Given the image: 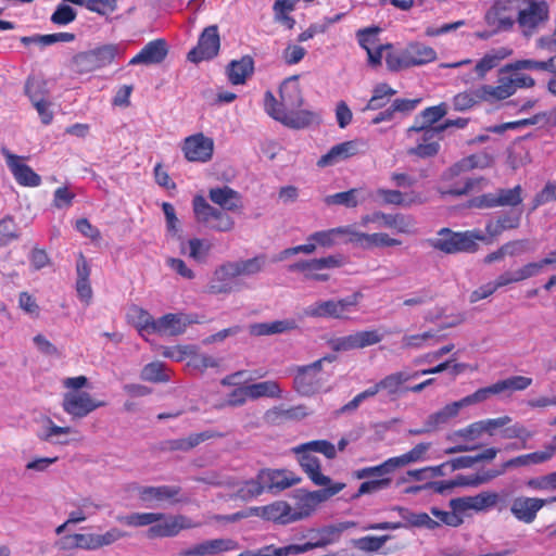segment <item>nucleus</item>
I'll use <instances>...</instances> for the list:
<instances>
[{"label":"nucleus","mask_w":556,"mask_h":556,"mask_svg":"<svg viewBox=\"0 0 556 556\" xmlns=\"http://www.w3.org/2000/svg\"><path fill=\"white\" fill-rule=\"evenodd\" d=\"M264 265L265 261L260 256L224 264L215 270L210 290L213 293L230 292L232 287L228 280L239 276L256 275L262 271Z\"/></svg>","instance_id":"1"},{"label":"nucleus","mask_w":556,"mask_h":556,"mask_svg":"<svg viewBox=\"0 0 556 556\" xmlns=\"http://www.w3.org/2000/svg\"><path fill=\"white\" fill-rule=\"evenodd\" d=\"M363 293L353 292L341 299L319 300L303 309V316L308 318L348 319L349 315L356 311Z\"/></svg>","instance_id":"2"},{"label":"nucleus","mask_w":556,"mask_h":556,"mask_svg":"<svg viewBox=\"0 0 556 556\" xmlns=\"http://www.w3.org/2000/svg\"><path fill=\"white\" fill-rule=\"evenodd\" d=\"M437 52L430 46L421 42H410L404 49L386 55V63L390 71L399 72L413 66H421L433 62Z\"/></svg>","instance_id":"3"},{"label":"nucleus","mask_w":556,"mask_h":556,"mask_svg":"<svg viewBox=\"0 0 556 556\" xmlns=\"http://www.w3.org/2000/svg\"><path fill=\"white\" fill-rule=\"evenodd\" d=\"M277 99L271 91H266L264 96V109L266 113L274 119L280 122L287 127L300 129L314 124H318L320 115L316 111L309 109L286 111L277 108Z\"/></svg>","instance_id":"4"},{"label":"nucleus","mask_w":556,"mask_h":556,"mask_svg":"<svg viewBox=\"0 0 556 556\" xmlns=\"http://www.w3.org/2000/svg\"><path fill=\"white\" fill-rule=\"evenodd\" d=\"M333 359V356H325L312 364L298 366L293 376L294 390L303 396H312L320 392L327 381L323 374V365Z\"/></svg>","instance_id":"5"},{"label":"nucleus","mask_w":556,"mask_h":556,"mask_svg":"<svg viewBox=\"0 0 556 556\" xmlns=\"http://www.w3.org/2000/svg\"><path fill=\"white\" fill-rule=\"evenodd\" d=\"M345 486L344 482L337 481L334 484L326 485L320 490L301 491L295 506L292 507L293 519L299 521L308 518L323 503L340 493Z\"/></svg>","instance_id":"6"},{"label":"nucleus","mask_w":556,"mask_h":556,"mask_svg":"<svg viewBox=\"0 0 556 556\" xmlns=\"http://www.w3.org/2000/svg\"><path fill=\"white\" fill-rule=\"evenodd\" d=\"M343 265L340 255H327L318 258L302 260L289 266L290 271L299 273L305 280L326 282L330 279L329 270Z\"/></svg>","instance_id":"7"},{"label":"nucleus","mask_w":556,"mask_h":556,"mask_svg":"<svg viewBox=\"0 0 556 556\" xmlns=\"http://www.w3.org/2000/svg\"><path fill=\"white\" fill-rule=\"evenodd\" d=\"M480 425L483 434L489 437L501 434L504 439H518L523 443L522 447H526V443L532 438L531 431L519 422L513 424V419L507 415L482 419Z\"/></svg>","instance_id":"8"},{"label":"nucleus","mask_w":556,"mask_h":556,"mask_svg":"<svg viewBox=\"0 0 556 556\" xmlns=\"http://www.w3.org/2000/svg\"><path fill=\"white\" fill-rule=\"evenodd\" d=\"M119 53L117 45H104L96 49L78 53L73 64L76 72L87 74L110 65Z\"/></svg>","instance_id":"9"},{"label":"nucleus","mask_w":556,"mask_h":556,"mask_svg":"<svg viewBox=\"0 0 556 556\" xmlns=\"http://www.w3.org/2000/svg\"><path fill=\"white\" fill-rule=\"evenodd\" d=\"M157 519L147 530L149 539L176 536L180 531L198 527L190 518L184 515H165L155 513Z\"/></svg>","instance_id":"10"},{"label":"nucleus","mask_w":556,"mask_h":556,"mask_svg":"<svg viewBox=\"0 0 556 556\" xmlns=\"http://www.w3.org/2000/svg\"><path fill=\"white\" fill-rule=\"evenodd\" d=\"M378 224V227L394 229L397 233H415L416 223L412 216L404 214H387L380 211L366 214L361 218V226L367 227L369 224Z\"/></svg>","instance_id":"11"},{"label":"nucleus","mask_w":556,"mask_h":556,"mask_svg":"<svg viewBox=\"0 0 556 556\" xmlns=\"http://www.w3.org/2000/svg\"><path fill=\"white\" fill-rule=\"evenodd\" d=\"M214 140L203 132L190 135L181 142L185 159L192 163H207L213 159Z\"/></svg>","instance_id":"12"},{"label":"nucleus","mask_w":556,"mask_h":556,"mask_svg":"<svg viewBox=\"0 0 556 556\" xmlns=\"http://www.w3.org/2000/svg\"><path fill=\"white\" fill-rule=\"evenodd\" d=\"M104 402L96 400L86 391L66 392L63 395L62 408L72 418H84L103 407Z\"/></svg>","instance_id":"13"},{"label":"nucleus","mask_w":556,"mask_h":556,"mask_svg":"<svg viewBox=\"0 0 556 556\" xmlns=\"http://www.w3.org/2000/svg\"><path fill=\"white\" fill-rule=\"evenodd\" d=\"M501 502L498 493L493 491H483L471 496H462L452 498L448 503L450 507L459 510L460 515L473 510L476 513L493 509Z\"/></svg>","instance_id":"14"},{"label":"nucleus","mask_w":556,"mask_h":556,"mask_svg":"<svg viewBox=\"0 0 556 556\" xmlns=\"http://www.w3.org/2000/svg\"><path fill=\"white\" fill-rule=\"evenodd\" d=\"M485 23L495 31L510 29L516 22L515 0H498L488 10Z\"/></svg>","instance_id":"15"},{"label":"nucleus","mask_w":556,"mask_h":556,"mask_svg":"<svg viewBox=\"0 0 556 556\" xmlns=\"http://www.w3.org/2000/svg\"><path fill=\"white\" fill-rule=\"evenodd\" d=\"M556 502V495L549 498L517 496L510 505L511 515L520 522L532 523L538 513L547 504Z\"/></svg>","instance_id":"16"},{"label":"nucleus","mask_w":556,"mask_h":556,"mask_svg":"<svg viewBox=\"0 0 556 556\" xmlns=\"http://www.w3.org/2000/svg\"><path fill=\"white\" fill-rule=\"evenodd\" d=\"M220 38L217 26H208L202 31L197 47L188 53V60L192 63H200L215 58L219 51Z\"/></svg>","instance_id":"17"},{"label":"nucleus","mask_w":556,"mask_h":556,"mask_svg":"<svg viewBox=\"0 0 556 556\" xmlns=\"http://www.w3.org/2000/svg\"><path fill=\"white\" fill-rule=\"evenodd\" d=\"M366 143L361 139H353L333 146L318 161L317 166L325 168L334 166L365 151Z\"/></svg>","instance_id":"18"},{"label":"nucleus","mask_w":556,"mask_h":556,"mask_svg":"<svg viewBox=\"0 0 556 556\" xmlns=\"http://www.w3.org/2000/svg\"><path fill=\"white\" fill-rule=\"evenodd\" d=\"M511 53L513 51L505 47L488 51L475 63L472 73L464 75L462 80L466 84H469L475 79H484L492 70L497 67L500 63L508 58Z\"/></svg>","instance_id":"19"},{"label":"nucleus","mask_w":556,"mask_h":556,"mask_svg":"<svg viewBox=\"0 0 556 556\" xmlns=\"http://www.w3.org/2000/svg\"><path fill=\"white\" fill-rule=\"evenodd\" d=\"M549 9L545 1L530 0L526 8L517 13V22L523 34H531L539 25L548 20Z\"/></svg>","instance_id":"20"},{"label":"nucleus","mask_w":556,"mask_h":556,"mask_svg":"<svg viewBox=\"0 0 556 556\" xmlns=\"http://www.w3.org/2000/svg\"><path fill=\"white\" fill-rule=\"evenodd\" d=\"M2 154L18 185L24 187H38L41 184V177L24 162L23 157L11 153L7 149H2Z\"/></svg>","instance_id":"21"},{"label":"nucleus","mask_w":556,"mask_h":556,"mask_svg":"<svg viewBox=\"0 0 556 556\" xmlns=\"http://www.w3.org/2000/svg\"><path fill=\"white\" fill-rule=\"evenodd\" d=\"M250 513L263 520L279 525L295 522L293 519L292 506L285 501H276L265 506L250 507Z\"/></svg>","instance_id":"22"},{"label":"nucleus","mask_w":556,"mask_h":556,"mask_svg":"<svg viewBox=\"0 0 556 556\" xmlns=\"http://www.w3.org/2000/svg\"><path fill=\"white\" fill-rule=\"evenodd\" d=\"M293 453L296 454L300 466L315 485L326 486L334 484L328 476L321 472L319 459L312 455L309 450L304 448L301 452Z\"/></svg>","instance_id":"23"},{"label":"nucleus","mask_w":556,"mask_h":556,"mask_svg":"<svg viewBox=\"0 0 556 556\" xmlns=\"http://www.w3.org/2000/svg\"><path fill=\"white\" fill-rule=\"evenodd\" d=\"M511 85L507 81V76L502 74L495 85H481L476 88V97L481 102L495 103L511 97Z\"/></svg>","instance_id":"24"},{"label":"nucleus","mask_w":556,"mask_h":556,"mask_svg":"<svg viewBox=\"0 0 556 556\" xmlns=\"http://www.w3.org/2000/svg\"><path fill=\"white\" fill-rule=\"evenodd\" d=\"M261 481L268 490H285L298 484L301 478L288 469H263Z\"/></svg>","instance_id":"25"},{"label":"nucleus","mask_w":556,"mask_h":556,"mask_svg":"<svg viewBox=\"0 0 556 556\" xmlns=\"http://www.w3.org/2000/svg\"><path fill=\"white\" fill-rule=\"evenodd\" d=\"M432 444L430 442H421L416 444L408 452L389 458V463L392 469V472L395 470L406 467L410 464L422 463L430 460V450Z\"/></svg>","instance_id":"26"},{"label":"nucleus","mask_w":556,"mask_h":556,"mask_svg":"<svg viewBox=\"0 0 556 556\" xmlns=\"http://www.w3.org/2000/svg\"><path fill=\"white\" fill-rule=\"evenodd\" d=\"M494 163V159L491 154L486 152H480L477 154L469 155L464 157L458 163L454 164L452 167L447 169L445 173V177L452 179L465 172L480 168L484 169L491 167Z\"/></svg>","instance_id":"27"},{"label":"nucleus","mask_w":556,"mask_h":556,"mask_svg":"<svg viewBox=\"0 0 556 556\" xmlns=\"http://www.w3.org/2000/svg\"><path fill=\"white\" fill-rule=\"evenodd\" d=\"M180 488L176 485H157L138 488L139 498L146 504H159L177 501Z\"/></svg>","instance_id":"28"},{"label":"nucleus","mask_w":556,"mask_h":556,"mask_svg":"<svg viewBox=\"0 0 556 556\" xmlns=\"http://www.w3.org/2000/svg\"><path fill=\"white\" fill-rule=\"evenodd\" d=\"M238 548L236 541L231 539H214L191 546L185 552L187 556H213L223 552Z\"/></svg>","instance_id":"29"},{"label":"nucleus","mask_w":556,"mask_h":556,"mask_svg":"<svg viewBox=\"0 0 556 556\" xmlns=\"http://www.w3.org/2000/svg\"><path fill=\"white\" fill-rule=\"evenodd\" d=\"M77 431L71 427L56 426L50 418L42 421L38 437L40 440L59 445H67L71 442L70 435Z\"/></svg>","instance_id":"30"},{"label":"nucleus","mask_w":556,"mask_h":556,"mask_svg":"<svg viewBox=\"0 0 556 556\" xmlns=\"http://www.w3.org/2000/svg\"><path fill=\"white\" fill-rule=\"evenodd\" d=\"M167 55L166 42L162 39H156L147 43L141 51L136 54L130 61L129 65L138 64H157L161 63Z\"/></svg>","instance_id":"31"},{"label":"nucleus","mask_w":556,"mask_h":556,"mask_svg":"<svg viewBox=\"0 0 556 556\" xmlns=\"http://www.w3.org/2000/svg\"><path fill=\"white\" fill-rule=\"evenodd\" d=\"M192 320L185 314H166L156 319L155 333L160 336H178L186 331Z\"/></svg>","instance_id":"32"},{"label":"nucleus","mask_w":556,"mask_h":556,"mask_svg":"<svg viewBox=\"0 0 556 556\" xmlns=\"http://www.w3.org/2000/svg\"><path fill=\"white\" fill-rule=\"evenodd\" d=\"M420 138L416 147L408 150L409 154L419 157H431L438 154L440 150V132L435 129L419 130Z\"/></svg>","instance_id":"33"},{"label":"nucleus","mask_w":556,"mask_h":556,"mask_svg":"<svg viewBox=\"0 0 556 556\" xmlns=\"http://www.w3.org/2000/svg\"><path fill=\"white\" fill-rule=\"evenodd\" d=\"M375 199L382 204H393L403 207H408L413 204H421L424 202V199L415 192L404 194L397 190L388 189H378L375 192Z\"/></svg>","instance_id":"34"},{"label":"nucleus","mask_w":556,"mask_h":556,"mask_svg":"<svg viewBox=\"0 0 556 556\" xmlns=\"http://www.w3.org/2000/svg\"><path fill=\"white\" fill-rule=\"evenodd\" d=\"M445 114L446 108L444 104L427 108L416 117L415 124L407 129V136L413 137L415 131L419 130L435 129L432 125Z\"/></svg>","instance_id":"35"},{"label":"nucleus","mask_w":556,"mask_h":556,"mask_svg":"<svg viewBox=\"0 0 556 556\" xmlns=\"http://www.w3.org/2000/svg\"><path fill=\"white\" fill-rule=\"evenodd\" d=\"M280 102L277 101V108L293 109L301 106L303 98L299 83L295 78H289L285 80L280 86Z\"/></svg>","instance_id":"36"},{"label":"nucleus","mask_w":556,"mask_h":556,"mask_svg":"<svg viewBox=\"0 0 556 556\" xmlns=\"http://www.w3.org/2000/svg\"><path fill=\"white\" fill-rule=\"evenodd\" d=\"M540 71V72H555L556 71V56L549 58L546 61H536L532 59L517 60L506 64L501 68V74L506 72H520V71Z\"/></svg>","instance_id":"37"},{"label":"nucleus","mask_w":556,"mask_h":556,"mask_svg":"<svg viewBox=\"0 0 556 556\" xmlns=\"http://www.w3.org/2000/svg\"><path fill=\"white\" fill-rule=\"evenodd\" d=\"M464 408L460 400L446 404L438 412L430 414L428 418V430H439L447 425L452 419L456 418Z\"/></svg>","instance_id":"38"},{"label":"nucleus","mask_w":556,"mask_h":556,"mask_svg":"<svg viewBox=\"0 0 556 556\" xmlns=\"http://www.w3.org/2000/svg\"><path fill=\"white\" fill-rule=\"evenodd\" d=\"M208 197L213 203L226 211H237L241 207L240 195L229 187L213 188Z\"/></svg>","instance_id":"39"},{"label":"nucleus","mask_w":556,"mask_h":556,"mask_svg":"<svg viewBox=\"0 0 556 556\" xmlns=\"http://www.w3.org/2000/svg\"><path fill=\"white\" fill-rule=\"evenodd\" d=\"M76 271V291L78 298L80 301L88 305L92 300L93 292L89 282L90 267L83 256H80L79 261L77 262Z\"/></svg>","instance_id":"40"},{"label":"nucleus","mask_w":556,"mask_h":556,"mask_svg":"<svg viewBox=\"0 0 556 556\" xmlns=\"http://www.w3.org/2000/svg\"><path fill=\"white\" fill-rule=\"evenodd\" d=\"M212 244L204 239L192 238L181 241L180 253L197 263H204L210 254Z\"/></svg>","instance_id":"41"},{"label":"nucleus","mask_w":556,"mask_h":556,"mask_svg":"<svg viewBox=\"0 0 556 556\" xmlns=\"http://www.w3.org/2000/svg\"><path fill=\"white\" fill-rule=\"evenodd\" d=\"M254 62L250 56H243L240 60L232 61L227 68L228 79L232 85H242L247 78L252 75Z\"/></svg>","instance_id":"42"},{"label":"nucleus","mask_w":556,"mask_h":556,"mask_svg":"<svg viewBox=\"0 0 556 556\" xmlns=\"http://www.w3.org/2000/svg\"><path fill=\"white\" fill-rule=\"evenodd\" d=\"M250 400L267 399H281L282 389L278 381L266 380L248 384Z\"/></svg>","instance_id":"43"},{"label":"nucleus","mask_w":556,"mask_h":556,"mask_svg":"<svg viewBox=\"0 0 556 556\" xmlns=\"http://www.w3.org/2000/svg\"><path fill=\"white\" fill-rule=\"evenodd\" d=\"M40 87V81L35 79H28L26 83V93L28 94L30 101L36 108L41 121L43 124L48 125L51 123L53 118V113L50 110V103L46 101L45 97H38L34 94V88Z\"/></svg>","instance_id":"44"},{"label":"nucleus","mask_w":556,"mask_h":556,"mask_svg":"<svg viewBox=\"0 0 556 556\" xmlns=\"http://www.w3.org/2000/svg\"><path fill=\"white\" fill-rule=\"evenodd\" d=\"M366 199V192L362 189H351L344 192H338L327 195L325 203L328 205H344L346 207H356Z\"/></svg>","instance_id":"45"},{"label":"nucleus","mask_w":556,"mask_h":556,"mask_svg":"<svg viewBox=\"0 0 556 556\" xmlns=\"http://www.w3.org/2000/svg\"><path fill=\"white\" fill-rule=\"evenodd\" d=\"M458 235V247L459 253H475L479 250V243L490 244V240L484 232L480 229L459 231Z\"/></svg>","instance_id":"46"},{"label":"nucleus","mask_w":556,"mask_h":556,"mask_svg":"<svg viewBox=\"0 0 556 556\" xmlns=\"http://www.w3.org/2000/svg\"><path fill=\"white\" fill-rule=\"evenodd\" d=\"M431 245L447 254L459 253L458 235L448 228L441 229L437 237L432 239Z\"/></svg>","instance_id":"47"},{"label":"nucleus","mask_w":556,"mask_h":556,"mask_svg":"<svg viewBox=\"0 0 556 556\" xmlns=\"http://www.w3.org/2000/svg\"><path fill=\"white\" fill-rule=\"evenodd\" d=\"M129 317L142 337L155 333L156 319H154L147 311L140 307H134Z\"/></svg>","instance_id":"48"},{"label":"nucleus","mask_w":556,"mask_h":556,"mask_svg":"<svg viewBox=\"0 0 556 556\" xmlns=\"http://www.w3.org/2000/svg\"><path fill=\"white\" fill-rule=\"evenodd\" d=\"M402 244V241L397 238L391 237L387 232H365L363 250H371V249H384V248H394Z\"/></svg>","instance_id":"49"},{"label":"nucleus","mask_w":556,"mask_h":556,"mask_svg":"<svg viewBox=\"0 0 556 556\" xmlns=\"http://www.w3.org/2000/svg\"><path fill=\"white\" fill-rule=\"evenodd\" d=\"M346 529L345 526L334 527L330 526L318 531L319 539L316 542H307L300 544L304 546V553H307L317 547H324L338 541L341 532Z\"/></svg>","instance_id":"50"},{"label":"nucleus","mask_w":556,"mask_h":556,"mask_svg":"<svg viewBox=\"0 0 556 556\" xmlns=\"http://www.w3.org/2000/svg\"><path fill=\"white\" fill-rule=\"evenodd\" d=\"M333 229L338 243H351L356 248H363L365 232L359 230L356 225L340 226Z\"/></svg>","instance_id":"51"},{"label":"nucleus","mask_w":556,"mask_h":556,"mask_svg":"<svg viewBox=\"0 0 556 556\" xmlns=\"http://www.w3.org/2000/svg\"><path fill=\"white\" fill-rule=\"evenodd\" d=\"M395 509L401 513L403 518L412 527L434 530L440 526V523L437 520H433L427 513H412L402 507H396Z\"/></svg>","instance_id":"52"},{"label":"nucleus","mask_w":556,"mask_h":556,"mask_svg":"<svg viewBox=\"0 0 556 556\" xmlns=\"http://www.w3.org/2000/svg\"><path fill=\"white\" fill-rule=\"evenodd\" d=\"M157 519L155 513H130L128 515L117 516L116 520L130 528H140L150 526Z\"/></svg>","instance_id":"53"},{"label":"nucleus","mask_w":556,"mask_h":556,"mask_svg":"<svg viewBox=\"0 0 556 556\" xmlns=\"http://www.w3.org/2000/svg\"><path fill=\"white\" fill-rule=\"evenodd\" d=\"M192 207L195 220L204 227L208 222H211L212 216L218 211L210 205L202 195H195L193 198Z\"/></svg>","instance_id":"54"},{"label":"nucleus","mask_w":556,"mask_h":556,"mask_svg":"<svg viewBox=\"0 0 556 556\" xmlns=\"http://www.w3.org/2000/svg\"><path fill=\"white\" fill-rule=\"evenodd\" d=\"M266 489L265 483L261 481V471L255 478L244 481L237 491V496L243 501L252 500L261 495Z\"/></svg>","instance_id":"55"},{"label":"nucleus","mask_w":556,"mask_h":556,"mask_svg":"<svg viewBox=\"0 0 556 556\" xmlns=\"http://www.w3.org/2000/svg\"><path fill=\"white\" fill-rule=\"evenodd\" d=\"M525 485L531 491H556V471L543 476L532 477L525 482Z\"/></svg>","instance_id":"56"},{"label":"nucleus","mask_w":556,"mask_h":556,"mask_svg":"<svg viewBox=\"0 0 556 556\" xmlns=\"http://www.w3.org/2000/svg\"><path fill=\"white\" fill-rule=\"evenodd\" d=\"M438 342L437 336L432 331H425L422 333L405 334L402 337L403 349L418 350L430 345V341Z\"/></svg>","instance_id":"57"},{"label":"nucleus","mask_w":556,"mask_h":556,"mask_svg":"<svg viewBox=\"0 0 556 556\" xmlns=\"http://www.w3.org/2000/svg\"><path fill=\"white\" fill-rule=\"evenodd\" d=\"M395 94V90L387 84H379L375 87L372 96L369 99L366 109L378 110L387 104L390 98Z\"/></svg>","instance_id":"58"},{"label":"nucleus","mask_w":556,"mask_h":556,"mask_svg":"<svg viewBox=\"0 0 556 556\" xmlns=\"http://www.w3.org/2000/svg\"><path fill=\"white\" fill-rule=\"evenodd\" d=\"M304 448L311 452H317L325 455L327 458L332 459L337 456V447L326 440L311 441L299 446L293 447V452H301Z\"/></svg>","instance_id":"59"},{"label":"nucleus","mask_w":556,"mask_h":556,"mask_svg":"<svg viewBox=\"0 0 556 556\" xmlns=\"http://www.w3.org/2000/svg\"><path fill=\"white\" fill-rule=\"evenodd\" d=\"M483 435L482 428L479 421H475L467 427L459 429L457 431H454L447 437V440L450 441H459L464 440L465 442H471L475 440L480 439Z\"/></svg>","instance_id":"60"},{"label":"nucleus","mask_w":556,"mask_h":556,"mask_svg":"<svg viewBox=\"0 0 556 556\" xmlns=\"http://www.w3.org/2000/svg\"><path fill=\"white\" fill-rule=\"evenodd\" d=\"M141 378L152 382H164L169 379V375L163 363L153 362L143 367Z\"/></svg>","instance_id":"61"},{"label":"nucleus","mask_w":556,"mask_h":556,"mask_svg":"<svg viewBox=\"0 0 556 556\" xmlns=\"http://www.w3.org/2000/svg\"><path fill=\"white\" fill-rule=\"evenodd\" d=\"M532 379L526 376H514L495 382L498 393L505 391H522L532 384Z\"/></svg>","instance_id":"62"},{"label":"nucleus","mask_w":556,"mask_h":556,"mask_svg":"<svg viewBox=\"0 0 556 556\" xmlns=\"http://www.w3.org/2000/svg\"><path fill=\"white\" fill-rule=\"evenodd\" d=\"M556 453V435L543 450L527 454L529 467L549 462Z\"/></svg>","instance_id":"63"},{"label":"nucleus","mask_w":556,"mask_h":556,"mask_svg":"<svg viewBox=\"0 0 556 556\" xmlns=\"http://www.w3.org/2000/svg\"><path fill=\"white\" fill-rule=\"evenodd\" d=\"M304 546L300 544H290L283 547H275L274 545H267L256 551V556H289L304 554Z\"/></svg>","instance_id":"64"}]
</instances>
